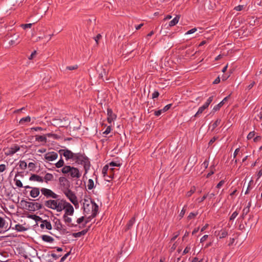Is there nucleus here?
<instances>
[{
    "label": "nucleus",
    "mask_w": 262,
    "mask_h": 262,
    "mask_svg": "<svg viewBox=\"0 0 262 262\" xmlns=\"http://www.w3.org/2000/svg\"><path fill=\"white\" fill-rule=\"evenodd\" d=\"M21 205H25L26 209L29 211H35L42 208V205L37 202H29L26 200H22L20 202Z\"/></svg>",
    "instance_id": "f257e3e1"
},
{
    "label": "nucleus",
    "mask_w": 262,
    "mask_h": 262,
    "mask_svg": "<svg viewBox=\"0 0 262 262\" xmlns=\"http://www.w3.org/2000/svg\"><path fill=\"white\" fill-rule=\"evenodd\" d=\"M40 192L41 194L44 196V197L41 199L42 201L45 198L47 199L52 198L54 199H57L58 195L54 193L52 190L46 188H41L40 189Z\"/></svg>",
    "instance_id": "f03ea898"
},
{
    "label": "nucleus",
    "mask_w": 262,
    "mask_h": 262,
    "mask_svg": "<svg viewBox=\"0 0 262 262\" xmlns=\"http://www.w3.org/2000/svg\"><path fill=\"white\" fill-rule=\"evenodd\" d=\"M59 153L61 156H63L67 160L70 159H73L74 160L76 153H73L70 150L66 149H60L59 150Z\"/></svg>",
    "instance_id": "7ed1b4c3"
},
{
    "label": "nucleus",
    "mask_w": 262,
    "mask_h": 262,
    "mask_svg": "<svg viewBox=\"0 0 262 262\" xmlns=\"http://www.w3.org/2000/svg\"><path fill=\"white\" fill-rule=\"evenodd\" d=\"M20 147L17 144H14L10 147H7L4 149L5 150V155L6 156H11L14 155L17 151L19 150Z\"/></svg>",
    "instance_id": "20e7f679"
},
{
    "label": "nucleus",
    "mask_w": 262,
    "mask_h": 262,
    "mask_svg": "<svg viewBox=\"0 0 262 262\" xmlns=\"http://www.w3.org/2000/svg\"><path fill=\"white\" fill-rule=\"evenodd\" d=\"M58 200H49L47 201H45L44 202V205L46 207L48 208H50L53 210H56Z\"/></svg>",
    "instance_id": "39448f33"
},
{
    "label": "nucleus",
    "mask_w": 262,
    "mask_h": 262,
    "mask_svg": "<svg viewBox=\"0 0 262 262\" xmlns=\"http://www.w3.org/2000/svg\"><path fill=\"white\" fill-rule=\"evenodd\" d=\"M10 228L8 227V224L6 223L5 220L0 216V234L4 233L5 232L9 230Z\"/></svg>",
    "instance_id": "423d86ee"
},
{
    "label": "nucleus",
    "mask_w": 262,
    "mask_h": 262,
    "mask_svg": "<svg viewBox=\"0 0 262 262\" xmlns=\"http://www.w3.org/2000/svg\"><path fill=\"white\" fill-rule=\"evenodd\" d=\"M87 156L85 155L84 153H76V156L74 159L76 163L78 164L82 165L83 163L84 162L85 160H86Z\"/></svg>",
    "instance_id": "0eeeda50"
},
{
    "label": "nucleus",
    "mask_w": 262,
    "mask_h": 262,
    "mask_svg": "<svg viewBox=\"0 0 262 262\" xmlns=\"http://www.w3.org/2000/svg\"><path fill=\"white\" fill-rule=\"evenodd\" d=\"M63 192L66 195V196L69 199V200L71 202H74L75 200H77V196L73 192L70 188L63 190Z\"/></svg>",
    "instance_id": "6e6552de"
},
{
    "label": "nucleus",
    "mask_w": 262,
    "mask_h": 262,
    "mask_svg": "<svg viewBox=\"0 0 262 262\" xmlns=\"http://www.w3.org/2000/svg\"><path fill=\"white\" fill-rule=\"evenodd\" d=\"M258 220V217L254 215L253 214H250L249 218L247 221V223H246V225L249 224L250 228H251L252 226H255L256 224L257 223Z\"/></svg>",
    "instance_id": "1a4fd4ad"
},
{
    "label": "nucleus",
    "mask_w": 262,
    "mask_h": 262,
    "mask_svg": "<svg viewBox=\"0 0 262 262\" xmlns=\"http://www.w3.org/2000/svg\"><path fill=\"white\" fill-rule=\"evenodd\" d=\"M59 182L61 185L64 187L63 190L67 189L70 187V183L69 181L63 177H61L59 178Z\"/></svg>",
    "instance_id": "9d476101"
},
{
    "label": "nucleus",
    "mask_w": 262,
    "mask_h": 262,
    "mask_svg": "<svg viewBox=\"0 0 262 262\" xmlns=\"http://www.w3.org/2000/svg\"><path fill=\"white\" fill-rule=\"evenodd\" d=\"M57 157V153L54 151L48 152L45 155V159L49 161H52L56 159Z\"/></svg>",
    "instance_id": "9b49d317"
},
{
    "label": "nucleus",
    "mask_w": 262,
    "mask_h": 262,
    "mask_svg": "<svg viewBox=\"0 0 262 262\" xmlns=\"http://www.w3.org/2000/svg\"><path fill=\"white\" fill-rule=\"evenodd\" d=\"M68 202L62 199L60 201H58L57 206L56 210L58 212H61L62 210H64L66 208V204H68Z\"/></svg>",
    "instance_id": "f8f14e48"
},
{
    "label": "nucleus",
    "mask_w": 262,
    "mask_h": 262,
    "mask_svg": "<svg viewBox=\"0 0 262 262\" xmlns=\"http://www.w3.org/2000/svg\"><path fill=\"white\" fill-rule=\"evenodd\" d=\"M91 203L92 204V217H95L98 214L99 207L98 205L95 202V201L91 199Z\"/></svg>",
    "instance_id": "ddd939ff"
},
{
    "label": "nucleus",
    "mask_w": 262,
    "mask_h": 262,
    "mask_svg": "<svg viewBox=\"0 0 262 262\" xmlns=\"http://www.w3.org/2000/svg\"><path fill=\"white\" fill-rule=\"evenodd\" d=\"M107 67L106 66H101L100 68L97 70V72L99 73V78L103 79V76L107 74V71L106 69Z\"/></svg>",
    "instance_id": "4468645a"
},
{
    "label": "nucleus",
    "mask_w": 262,
    "mask_h": 262,
    "mask_svg": "<svg viewBox=\"0 0 262 262\" xmlns=\"http://www.w3.org/2000/svg\"><path fill=\"white\" fill-rule=\"evenodd\" d=\"M70 175L71 177L73 178H79L81 176V174L79 172V169L77 168L74 167H72V169L70 172Z\"/></svg>",
    "instance_id": "2eb2a0df"
},
{
    "label": "nucleus",
    "mask_w": 262,
    "mask_h": 262,
    "mask_svg": "<svg viewBox=\"0 0 262 262\" xmlns=\"http://www.w3.org/2000/svg\"><path fill=\"white\" fill-rule=\"evenodd\" d=\"M66 208L64 209V215H72L74 212V209L72 205L70 203H68L66 204Z\"/></svg>",
    "instance_id": "dca6fc26"
},
{
    "label": "nucleus",
    "mask_w": 262,
    "mask_h": 262,
    "mask_svg": "<svg viewBox=\"0 0 262 262\" xmlns=\"http://www.w3.org/2000/svg\"><path fill=\"white\" fill-rule=\"evenodd\" d=\"M107 121L108 123H111L114 120L116 119V115L113 113V112L111 108H108L107 110Z\"/></svg>",
    "instance_id": "f3484780"
},
{
    "label": "nucleus",
    "mask_w": 262,
    "mask_h": 262,
    "mask_svg": "<svg viewBox=\"0 0 262 262\" xmlns=\"http://www.w3.org/2000/svg\"><path fill=\"white\" fill-rule=\"evenodd\" d=\"M230 95H228V96L226 97L225 98H224V99L221 101L218 104L215 105L213 109H212V111L213 112H215L216 111H218L220 110V109L221 108V107L224 105V104L225 103V102L226 101H227L228 100V99H229V98L230 97Z\"/></svg>",
    "instance_id": "a211bd4d"
},
{
    "label": "nucleus",
    "mask_w": 262,
    "mask_h": 262,
    "mask_svg": "<svg viewBox=\"0 0 262 262\" xmlns=\"http://www.w3.org/2000/svg\"><path fill=\"white\" fill-rule=\"evenodd\" d=\"M69 215H63V219L65 223L68 226L70 227H77V224H74L72 223V219L68 216Z\"/></svg>",
    "instance_id": "6ab92c4d"
},
{
    "label": "nucleus",
    "mask_w": 262,
    "mask_h": 262,
    "mask_svg": "<svg viewBox=\"0 0 262 262\" xmlns=\"http://www.w3.org/2000/svg\"><path fill=\"white\" fill-rule=\"evenodd\" d=\"M40 189L38 187H32L30 191V196L33 198L37 197L40 194Z\"/></svg>",
    "instance_id": "aec40b11"
},
{
    "label": "nucleus",
    "mask_w": 262,
    "mask_h": 262,
    "mask_svg": "<svg viewBox=\"0 0 262 262\" xmlns=\"http://www.w3.org/2000/svg\"><path fill=\"white\" fill-rule=\"evenodd\" d=\"M53 221L54 223V227L55 229H56L57 230H61V228L63 226V225L61 224L60 220L56 218V217L54 216Z\"/></svg>",
    "instance_id": "412c9836"
},
{
    "label": "nucleus",
    "mask_w": 262,
    "mask_h": 262,
    "mask_svg": "<svg viewBox=\"0 0 262 262\" xmlns=\"http://www.w3.org/2000/svg\"><path fill=\"white\" fill-rule=\"evenodd\" d=\"M29 180L31 181H36L38 182H43V179L42 177L36 174H31L29 178Z\"/></svg>",
    "instance_id": "4be33fe9"
},
{
    "label": "nucleus",
    "mask_w": 262,
    "mask_h": 262,
    "mask_svg": "<svg viewBox=\"0 0 262 262\" xmlns=\"http://www.w3.org/2000/svg\"><path fill=\"white\" fill-rule=\"evenodd\" d=\"M171 106L172 104H167L165 106H164V107L163 109L159 110L158 111H156L154 113V114L156 116H159L162 114L163 112H165L167 111L169 109H170Z\"/></svg>",
    "instance_id": "5701e85b"
},
{
    "label": "nucleus",
    "mask_w": 262,
    "mask_h": 262,
    "mask_svg": "<svg viewBox=\"0 0 262 262\" xmlns=\"http://www.w3.org/2000/svg\"><path fill=\"white\" fill-rule=\"evenodd\" d=\"M84 202L83 203V213L85 214V213L88 214L90 211V204L86 202H88V200L86 199H84Z\"/></svg>",
    "instance_id": "b1692460"
},
{
    "label": "nucleus",
    "mask_w": 262,
    "mask_h": 262,
    "mask_svg": "<svg viewBox=\"0 0 262 262\" xmlns=\"http://www.w3.org/2000/svg\"><path fill=\"white\" fill-rule=\"evenodd\" d=\"M135 220L136 218L135 216H134L132 217L131 219L128 221V222L127 223L125 226V228L124 230L125 232L130 230L132 228V226H133L135 222Z\"/></svg>",
    "instance_id": "393cba45"
},
{
    "label": "nucleus",
    "mask_w": 262,
    "mask_h": 262,
    "mask_svg": "<svg viewBox=\"0 0 262 262\" xmlns=\"http://www.w3.org/2000/svg\"><path fill=\"white\" fill-rule=\"evenodd\" d=\"M86 159V160H85L84 162L82 164L83 165L84 169L85 171V174H86L88 172V170L90 169V168L91 167V163L88 157H87Z\"/></svg>",
    "instance_id": "a878e982"
},
{
    "label": "nucleus",
    "mask_w": 262,
    "mask_h": 262,
    "mask_svg": "<svg viewBox=\"0 0 262 262\" xmlns=\"http://www.w3.org/2000/svg\"><path fill=\"white\" fill-rule=\"evenodd\" d=\"M89 230V228H87L86 229H84V230H82L81 231H80L78 232L73 233H72V235L74 237H81L82 235H84L88 232Z\"/></svg>",
    "instance_id": "bb28decb"
},
{
    "label": "nucleus",
    "mask_w": 262,
    "mask_h": 262,
    "mask_svg": "<svg viewBox=\"0 0 262 262\" xmlns=\"http://www.w3.org/2000/svg\"><path fill=\"white\" fill-rule=\"evenodd\" d=\"M62 119H54L53 120V122L54 125H58L59 127H67V124H62Z\"/></svg>",
    "instance_id": "cd10ccee"
},
{
    "label": "nucleus",
    "mask_w": 262,
    "mask_h": 262,
    "mask_svg": "<svg viewBox=\"0 0 262 262\" xmlns=\"http://www.w3.org/2000/svg\"><path fill=\"white\" fill-rule=\"evenodd\" d=\"M35 140L36 141L40 142H43L44 143H46L47 142V139L46 138V136H39L36 135L35 136Z\"/></svg>",
    "instance_id": "c85d7f7f"
},
{
    "label": "nucleus",
    "mask_w": 262,
    "mask_h": 262,
    "mask_svg": "<svg viewBox=\"0 0 262 262\" xmlns=\"http://www.w3.org/2000/svg\"><path fill=\"white\" fill-rule=\"evenodd\" d=\"M54 177L53 175L50 173H47L45 174L43 179V181L46 183H48L49 181H52L53 180Z\"/></svg>",
    "instance_id": "c756f323"
},
{
    "label": "nucleus",
    "mask_w": 262,
    "mask_h": 262,
    "mask_svg": "<svg viewBox=\"0 0 262 262\" xmlns=\"http://www.w3.org/2000/svg\"><path fill=\"white\" fill-rule=\"evenodd\" d=\"M41 239L46 242L53 243L54 242V238L50 236L47 235H42L41 236Z\"/></svg>",
    "instance_id": "7c9ffc66"
},
{
    "label": "nucleus",
    "mask_w": 262,
    "mask_h": 262,
    "mask_svg": "<svg viewBox=\"0 0 262 262\" xmlns=\"http://www.w3.org/2000/svg\"><path fill=\"white\" fill-rule=\"evenodd\" d=\"M180 15H177L169 23V27H173L178 24L180 19Z\"/></svg>",
    "instance_id": "2f4dec72"
},
{
    "label": "nucleus",
    "mask_w": 262,
    "mask_h": 262,
    "mask_svg": "<svg viewBox=\"0 0 262 262\" xmlns=\"http://www.w3.org/2000/svg\"><path fill=\"white\" fill-rule=\"evenodd\" d=\"M72 167L71 166L64 165V166H63V167L61 170V172L64 174L69 173H70V171L72 169Z\"/></svg>",
    "instance_id": "473e14b6"
},
{
    "label": "nucleus",
    "mask_w": 262,
    "mask_h": 262,
    "mask_svg": "<svg viewBox=\"0 0 262 262\" xmlns=\"http://www.w3.org/2000/svg\"><path fill=\"white\" fill-rule=\"evenodd\" d=\"M15 229L17 231H24L27 230V228L23 226L22 225L17 224L15 226Z\"/></svg>",
    "instance_id": "72a5a7b5"
},
{
    "label": "nucleus",
    "mask_w": 262,
    "mask_h": 262,
    "mask_svg": "<svg viewBox=\"0 0 262 262\" xmlns=\"http://www.w3.org/2000/svg\"><path fill=\"white\" fill-rule=\"evenodd\" d=\"M42 223H43L45 225V227L48 230H51L52 228L51 224L50 222L48 221L47 220H43L42 221Z\"/></svg>",
    "instance_id": "f704fd0d"
},
{
    "label": "nucleus",
    "mask_w": 262,
    "mask_h": 262,
    "mask_svg": "<svg viewBox=\"0 0 262 262\" xmlns=\"http://www.w3.org/2000/svg\"><path fill=\"white\" fill-rule=\"evenodd\" d=\"M64 161L62 157H61L60 159L55 164V166L57 168H60L64 166Z\"/></svg>",
    "instance_id": "c9c22d12"
},
{
    "label": "nucleus",
    "mask_w": 262,
    "mask_h": 262,
    "mask_svg": "<svg viewBox=\"0 0 262 262\" xmlns=\"http://www.w3.org/2000/svg\"><path fill=\"white\" fill-rule=\"evenodd\" d=\"M220 238H224L228 235V232L226 229H222L219 233Z\"/></svg>",
    "instance_id": "e433bc0d"
},
{
    "label": "nucleus",
    "mask_w": 262,
    "mask_h": 262,
    "mask_svg": "<svg viewBox=\"0 0 262 262\" xmlns=\"http://www.w3.org/2000/svg\"><path fill=\"white\" fill-rule=\"evenodd\" d=\"M31 121V118L30 116H27L26 117H24L21 118L19 121L20 124H24L25 122H29Z\"/></svg>",
    "instance_id": "4c0bfd02"
},
{
    "label": "nucleus",
    "mask_w": 262,
    "mask_h": 262,
    "mask_svg": "<svg viewBox=\"0 0 262 262\" xmlns=\"http://www.w3.org/2000/svg\"><path fill=\"white\" fill-rule=\"evenodd\" d=\"M221 122V119H217L216 120L212 125V130H214L218 125L220 124Z\"/></svg>",
    "instance_id": "58836bf2"
},
{
    "label": "nucleus",
    "mask_w": 262,
    "mask_h": 262,
    "mask_svg": "<svg viewBox=\"0 0 262 262\" xmlns=\"http://www.w3.org/2000/svg\"><path fill=\"white\" fill-rule=\"evenodd\" d=\"M19 166L21 169H25L27 167V163L24 161H20Z\"/></svg>",
    "instance_id": "ea45409f"
},
{
    "label": "nucleus",
    "mask_w": 262,
    "mask_h": 262,
    "mask_svg": "<svg viewBox=\"0 0 262 262\" xmlns=\"http://www.w3.org/2000/svg\"><path fill=\"white\" fill-rule=\"evenodd\" d=\"M88 187L89 190H91L94 187V183L92 179L89 180Z\"/></svg>",
    "instance_id": "a19ab883"
},
{
    "label": "nucleus",
    "mask_w": 262,
    "mask_h": 262,
    "mask_svg": "<svg viewBox=\"0 0 262 262\" xmlns=\"http://www.w3.org/2000/svg\"><path fill=\"white\" fill-rule=\"evenodd\" d=\"M195 190L196 189L195 186H192L190 190L187 192L186 196L187 197H190L195 192Z\"/></svg>",
    "instance_id": "79ce46f5"
},
{
    "label": "nucleus",
    "mask_w": 262,
    "mask_h": 262,
    "mask_svg": "<svg viewBox=\"0 0 262 262\" xmlns=\"http://www.w3.org/2000/svg\"><path fill=\"white\" fill-rule=\"evenodd\" d=\"M205 110V108L203 106H201L199 108V110H198V112L196 113V114L194 115V117H199V115L200 114H201Z\"/></svg>",
    "instance_id": "37998d69"
},
{
    "label": "nucleus",
    "mask_w": 262,
    "mask_h": 262,
    "mask_svg": "<svg viewBox=\"0 0 262 262\" xmlns=\"http://www.w3.org/2000/svg\"><path fill=\"white\" fill-rule=\"evenodd\" d=\"M18 37L19 36L18 35L14 34L13 36V39L10 41V44L11 45L17 44L18 42H16V40Z\"/></svg>",
    "instance_id": "c03bdc74"
},
{
    "label": "nucleus",
    "mask_w": 262,
    "mask_h": 262,
    "mask_svg": "<svg viewBox=\"0 0 262 262\" xmlns=\"http://www.w3.org/2000/svg\"><path fill=\"white\" fill-rule=\"evenodd\" d=\"M115 170V168H111L109 169V175L108 176V178L110 179H113L114 178V171Z\"/></svg>",
    "instance_id": "a18cd8bd"
},
{
    "label": "nucleus",
    "mask_w": 262,
    "mask_h": 262,
    "mask_svg": "<svg viewBox=\"0 0 262 262\" xmlns=\"http://www.w3.org/2000/svg\"><path fill=\"white\" fill-rule=\"evenodd\" d=\"M14 181L15 182V185L17 187H23V184L20 180H17L16 179V178H15L14 179Z\"/></svg>",
    "instance_id": "49530a36"
},
{
    "label": "nucleus",
    "mask_w": 262,
    "mask_h": 262,
    "mask_svg": "<svg viewBox=\"0 0 262 262\" xmlns=\"http://www.w3.org/2000/svg\"><path fill=\"white\" fill-rule=\"evenodd\" d=\"M109 165L111 166H117V167H120L121 165V163H118L117 162L112 161L109 163Z\"/></svg>",
    "instance_id": "de8ad7c7"
},
{
    "label": "nucleus",
    "mask_w": 262,
    "mask_h": 262,
    "mask_svg": "<svg viewBox=\"0 0 262 262\" xmlns=\"http://www.w3.org/2000/svg\"><path fill=\"white\" fill-rule=\"evenodd\" d=\"M77 65H74V66H67L66 67V70H76L78 68Z\"/></svg>",
    "instance_id": "09e8293b"
},
{
    "label": "nucleus",
    "mask_w": 262,
    "mask_h": 262,
    "mask_svg": "<svg viewBox=\"0 0 262 262\" xmlns=\"http://www.w3.org/2000/svg\"><path fill=\"white\" fill-rule=\"evenodd\" d=\"M249 212V208H244L243 210L242 217L244 218L245 216Z\"/></svg>",
    "instance_id": "8fccbe9b"
},
{
    "label": "nucleus",
    "mask_w": 262,
    "mask_h": 262,
    "mask_svg": "<svg viewBox=\"0 0 262 262\" xmlns=\"http://www.w3.org/2000/svg\"><path fill=\"white\" fill-rule=\"evenodd\" d=\"M32 26V24H21V27L24 29H26L27 28H30Z\"/></svg>",
    "instance_id": "3c124183"
},
{
    "label": "nucleus",
    "mask_w": 262,
    "mask_h": 262,
    "mask_svg": "<svg viewBox=\"0 0 262 262\" xmlns=\"http://www.w3.org/2000/svg\"><path fill=\"white\" fill-rule=\"evenodd\" d=\"M198 213L191 212L187 217L188 220H191L196 216Z\"/></svg>",
    "instance_id": "603ef678"
},
{
    "label": "nucleus",
    "mask_w": 262,
    "mask_h": 262,
    "mask_svg": "<svg viewBox=\"0 0 262 262\" xmlns=\"http://www.w3.org/2000/svg\"><path fill=\"white\" fill-rule=\"evenodd\" d=\"M254 135H255L254 131L251 132L248 134V135L247 136V139L248 140H250L254 137Z\"/></svg>",
    "instance_id": "864d4df0"
},
{
    "label": "nucleus",
    "mask_w": 262,
    "mask_h": 262,
    "mask_svg": "<svg viewBox=\"0 0 262 262\" xmlns=\"http://www.w3.org/2000/svg\"><path fill=\"white\" fill-rule=\"evenodd\" d=\"M94 217H92V215L89 216V217H88L86 218V219L85 220V222H84V224L83 225L82 227H85V226L86 225V224H87L89 222H90L91 221V220L93 219Z\"/></svg>",
    "instance_id": "5fc2aeb1"
},
{
    "label": "nucleus",
    "mask_w": 262,
    "mask_h": 262,
    "mask_svg": "<svg viewBox=\"0 0 262 262\" xmlns=\"http://www.w3.org/2000/svg\"><path fill=\"white\" fill-rule=\"evenodd\" d=\"M196 30H197L196 28H192V29H190V30L188 31L185 33V35H189V34H192V33H194Z\"/></svg>",
    "instance_id": "6e6d98bb"
},
{
    "label": "nucleus",
    "mask_w": 262,
    "mask_h": 262,
    "mask_svg": "<svg viewBox=\"0 0 262 262\" xmlns=\"http://www.w3.org/2000/svg\"><path fill=\"white\" fill-rule=\"evenodd\" d=\"M238 212L237 211H234L230 217V220H233L238 215Z\"/></svg>",
    "instance_id": "4d7b16f0"
},
{
    "label": "nucleus",
    "mask_w": 262,
    "mask_h": 262,
    "mask_svg": "<svg viewBox=\"0 0 262 262\" xmlns=\"http://www.w3.org/2000/svg\"><path fill=\"white\" fill-rule=\"evenodd\" d=\"M70 252H68L63 256H62L60 259V262H63L65 260V259L67 258V257L70 254Z\"/></svg>",
    "instance_id": "13d9d810"
},
{
    "label": "nucleus",
    "mask_w": 262,
    "mask_h": 262,
    "mask_svg": "<svg viewBox=\"0 0 262 262\" xmlns=\"http://www.w3.org/2000/svg\"><path fill=\"white\" fill-rule=\"evenodd\" d=\"M31 129L32 130H35V131H41V130H45V129H43L41 127H32L31 128Z\"/></svg>",
    "instance_id": "bf43d9fd"
},
{
    "label": "nucleus",
    "mask_w": 262,
    "mask_h": 262,
    "mask_svg": "<svg viewBox=\"0 0 262 262\" xmlns=\"http://www.w3.org/2000/svg\"><path fill=\"white\" fill-rule=\"evenodd\" d=\"M112 128L111 126H108L105 130L103 133V134H108L111 131Z\"/></svg>",
    "instance_id": "052dcab7"
},
{
    "label": "nucleus",
    "mask_w": 262,
    "mask_h": 262,
    "mask_svg": "<svg viewBox=\"0 0 262 262\" xmlns=\"http://www.w3.org/2000/svg\"><path fill=\"white\" fill-rule=\"evenodd\" d=\"M217 139V137H213L209 142V146L211 145Z\"/></svg>",
    "instance_id": "680f3d73"
},
{
    "label": "nucleus",
    "mask_w": 262,
    "mask_h": 262,
    "mask_svg": "<svg viewBox=\"0 0 262 262\" xmlns=\"http://www.w3.org/2000/svg\"><path fill=\"white\" fill-rule=\"evenodd\" d=\"M244 6L243 5H238L234 7V9L236 11H239L243 9Z\"/></svg>",
    "instance_id": "e2e57ef3"
},
{
    "label": "nucleus",
    "mask_w": 262,
    "mask_h": 262,
    "mask_svg": "<svg viewBox=\"0 0 262 262\" xmlns=\"http://www.w3.org/2000/svg\"><path fill=\"white\" fill-rule=\"evenodd\" d=\"M159 96V93L158 91H155L152 94V98H156Z\"/></svg>",
    "instance_id": "0e129e2a"
},
{
    "label": "nucleus",
    "mask_w": 262,
    "mask_h": 262,
    "mask_svg": "<svg viewBox=\"0 0 262 262\" xmlns=\"http://www.w3.org/2000/svg\"><path fill=\"white\" fill-rule=\"evenodd\" d=\"M28 167L30 168V170L34 169L35 167V164L33 162H30L28 164Z\"/></svg>",
    "instance_id": "69168bd1"
},
{
    "label": "nucleus",
    "mask_w": 262,
    "mask_h": 262,
    "mask_svg": "<svg viewBox=\"0 0 262 262\" xmlns=\"http://www.w3.org/2000/svg\"><path fill=\"white\" fill-rule=\"evenodd\" d=\"M6 170V165L5 164L0 165V172H2Z\"/></svg>",
    "instance_id": "338daca9"
},
{
    "label": "nucleus",
    "mask_w": 262,
    "mask_h": 262,
    "mask_svg": "<svg viewBox=\"0 0 262 262\" xmlns=\"http://www.w3.org/2000/svg\"><path fill=\"white\" fill-rule=\"evenodd\" d=\"M203 259H201V260H199V258L196 257L193 258L191 262H202Z\"/></svg>",
    "instance_id": "774afa93"
}]
</instances>
